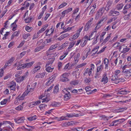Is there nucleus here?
<instances>
[{"label":"nucleus","instance_id":"15","mask_svg":"<svg viewBox=\"0 0 131 131\" xmlns=\"http://www.w3.org/2000/svg\"><path fill=\"white\" fill-rule=\"evenodd\" d=\"M34 62V61H32L28 63H25V68H29L31 67Z\"/></svg>","mask_w":131,"mask_h":131},{"label":"nucleus","instance_id":"20","mask_svg":"<svg viewBox=\"0 0 131 131\" xmlns=\"http://www.w3.org/2000/svg\"><path fill=\"white\" fill-rule=\"evenodd\" d=\"M37 118V116L36 115H35L33 116L30 117H28L27 118L29 121H31L35 120Z\"/></svg>","mask_w":131,"mask_h":131},{"label":"nucleus","instance_id":"9","mask_svg":"<svg viewBox=\"0 0 131 131\" xmlns=\"http://www.w3.org/2000/svg\"><path fill=\"white\" fill-rule=\"evenodd\" d=\"M65 91L66 92H64L66 93L64 95V100L65 101H67L70 98V93L68 92L67 91Z\"/></svg>","mask_w":131,"mask_h":131},{"label":"nucleus","instance_id":"52","mask_svg":"<svg viewBox=\"0 0 131 131\" xmlns=\"http://www.w3.org/2000/svg\"><path fill=\"white\" fill-rule=\"evenodd\" d=\"M86 63H82L81 64H79V65H78L77 66V67L78 68H80L83 66H84L85 65H86Z\"/></svg>","mask_w":131,"mask_h":131},{"label":"nucleus","instance_id":"49","mask_svg":"<svg viewBox=\"0 0 131 131\" xmlns=\"http://www.w3.org/2000/svg\"><path fill=\"white\" fill-rule=\"evenodd\" d=\"M37 82H35L34 83L32 84L31 85V88L32 89H34L35 88L37 85Z\"/></svg>","mask_w":131,"mask_h":131},{"label":"nucleus","instance_id":"17","mask_svg":"<svg viewBox=\"0 0 131 131\" xmlns=\"http://www.w3.org/2000/svg\"><path fill=\"white\" fill-rule=\"evenodd\" d=\"M99 46H97L93 48L92 51V52L94 51V53H93L92 54V56H94L95 54L97 52L98 49L99 48Z\"/></svg>","mask_w":131,"mask_h":131},{"label":"nucleus","instance_id":"64","mask_svg":"<svg viewBox=\"0 0 131 131\" xmlns=\"http://www.w3.org/2000/svg\"><path fill=\"white\" fill-rule=\"evenodd\" d=\"M19 34V31H16L15 32L13 33V34L15 36H18Z\"/></svg>","mask_w":131,"mask_h":131},{"label":"nucleus","instance_id":"36","mask_svg":"<svg viewBox=\"0 0 131 131\" xmlns=\"http://www.w3.org/2000/svg\"><path fill=\"white\" fill-rule=\"evenodd\" d=\"M129 50V48H128L126 46L124 45V47H123V50L122 52L124 53H126L128 52Z\"/></svg>","mask_w":131,"mask_h":131},{"label":"nucleus","instance_id":"10","mask_svg":"<svg viewBox=\"0 0 131 131\" xmlns=\"http://www.w3.org/2000/svg\"><path fill=\"white\" fill-rule=\"evenodd\" d=\"M54 31L53 29L52 28H51L49 30L47 29L45 31L46 32V36H50L51 35V34H52Z\"/></svg>","mask_w":131,"mask_h":131},{"label":"nucleus","instance_id":"43","mask_svg":"<svg viewBox=\"0 0 131 131\" xmlns=\"http://www.w3.org/2000/svg\"><path fill=\"white\" fill-rule=\"evenodd\" d=\"M90 26L91 25L89 24L88 25L86 24L84 27L85 31H87L89 29V28H90Z\"/></svg>","mask_w":131,"mask_h":131},{"label":"nucleus","instance_id":"1","mask_svg":"<svg viewBox=\"0 0 131 131\" xmlns=\"http://www.w3.org/2000/svg\"><path fill=\"white\" fill-rule=\"evenodd\" d=\"M25 119L24 117H19L14 119L15 123L17 124L22 123L24 122Z\"/></svg>","mask_w":131,"mask_h":131},{"label":"nucleus","instance_id":"32","mask_svg":"<svg viewBox=\"0 0 131 131\" xmlns=\"http://www.w3.org/2000/svg\"><path fill=\"white\" fill-rule=\"evenodd\" d=\"M41 102V101L38 100L36 102H34L31 103V105L33 106V107L39 104Z\"/></svg>","mask_w":131,"mask_h":131},{"label":"nucleus","instance_id":"59","mask_svg":"<svg viewBox=\"0 0 131 131\" xmlns=\"http://www.w3.org/2000/svg\"><path fill=\"white\" fill-rule=\"evenodd\" d=\"M104 62L105 64H108L109 63L108 60L106 58H105L104 59Z\"/></svg>","mask_w":131,"mask_h":131},{"label":"nucleus","instance_id":"35","mask_svg":"<svg viewBox=\"0 0 131 131\" xmlns=\"http://www.w3.org/2000/svg\"><path fill=\"white\" fill-rule=\"evenodd\" d=\"M75 42V41H73L70 42L69 47H68V49H69L73 47Z\"/></svg>","mask_w":131,"mask_h":131},{"label":"nucleus","instance_id":"44","mask_svg":"<svg viewBox=\"0 0 131 131\" xmlns=\"http://www.w3.org/2000/svg\"><path fill=\"white\" fill-rule=\"evenodd\" d=\"M117 18V17H115L113 18H112L111 19H109V20L107 22L108 23H110L111 22L115 20Z\"/></svg>","mask_w":131,"mask_h":131},{"label":"nucleus","instance_id":"54","mask_svg":"<svg viewBox=\"0 0 131 131\" xmlns=\"http://www.w3.org/2000/svg\"><path fill=\"white\" fill-rule=\"evenodd\" d=\"M101 74V72H97L95 74V77L96 78H99L100 77V75Z\"/></svg>","mask_w":131,"mask_h":131},{"label":"nucleus","instance_id":"2","mask_svg":"<svg viewBox=\"0 0 131 131\" xmlns=\"http://www.w3.org/2000/svg\"><path fill=\"white\" fill-rule=\"evenodd\" d=\"M119 12L115 11L114 9H112L109 12L108 15L109 16H116L118 15H119Z\"/></svg>","mask_w":131,"mask_h":131},{"label":"nucleus","instance_id":"48","mask_svg":"<svg viewBox=\"0 0 131 131\" xmlns=\"http://www.w3.org/2000/svg\"><path fill=\"white\" fill-rule=\"evenodd\" d=\"M15 80L16 81L20 83L23 81L21 79V77L16 78Z\"/></svg>","mask_w":131,"mask_h":131},{"label":"nucleus","instance_id":"31","mask_svg":"<svg viewBox=\"0 0 131 131\" xmlns=\"http://www.w3.org/2000/svg\"><path fill=\"white\" fill-rule=\"evenodd\" d=\"M16 84L15 83H13L10 85L9 86L11 90H15V89Z\"/></svg>","mask_w":131,"mask_h":131},{"label":"nucleus","instance_id":"22","mask_svg":"<svg viewBox=\"0 0 131 131\" xmlns=\"http://www.w3.org/2000/svg\"><path fill=\"white\" fill-rule=\"evenodd\" d=\"M103 67V63H102L100 66L97 67V72H101L102 70Z\"/></svg>","mask_w":131,"mask_h":131},{"label":"nucleus","instance_id":"7","mask_svg":"<svg viewBox=\"0 0 131 131\" xmlns=\"http://www.w3.org/2000/svg\"><path fill=\"white\" fill-rule=\"evenodd\" d=\"M45 95V94H44V95L42 94L39 97V99H42V103L44 102H47L50 100L49 98L47 97H45L46 96Z\"/></svg>","mask_w":131,"mask_h":131},{"label":"nucleus","instance_id":"45","mask_svg":"<svg viewBox=\"0 0 131 131\" xmlns=\"http://www.w3.org/2000/svg\"><path fill=\"white\" fill-rule=\"evenodd\" d=\"M125 9L127 10L129 8H131V4H126L124 7Z\"/></svg>","mask_w":131,"mask_h":131},{"label":"nucleus","instance_id":"37","mask_svg":"<svg viewBox=\"0 0 131 131\" xmlns=\"http://www.w3.org/2000/svg\"><path fill=\"white\" fill-rule=\"evenodd\" d=\"M25 68V63L22 64V66L20 67H17V69L18 70H20L24 69Z\"/></svg>","mask_w":131,"mask_h":131},{"label":"nucleus","instance_id":"29","mask_svg":"<svg viewBox=\"0 0 131 131\" xmlns=\"http://www.w3.org/2000/svg\"><path fill=\"white\" fill-rule=\"evenodd\" d=\"M111 38V36L110 35H108L103 40L102 43L104 44L107 42Z\"/></svg>","mask_w":131,"mask_h":131},{"label":"nucleus","instance_id":"41","mask_svg":"<svg viewBox=\"0 0 131 131\" xmlns=\"http://www.w3.org/2000/svg\"><path fill=\"white\" fill-rule=\"evenodd\" d=\"M102 15L103 14L99 10L96 15V18H98L99 17H101Z\"/></svg>","mask_w":131,"mask_h":131},{"label":"nucleus","instance_id":"13","mask_svg":"<svg viewBox=\"0 0 131 131\" xmlns=\"http://www.w3.org/2000/svg\"><path fill=\"white\" fill-rule=\"evenodd\" d=\"M10 96H9V97L7 99H5L1 102V105H3L5 104L7 102V101L9 102L10 101Z\"/></svg>","mask_w":131,"mask_h":131},{"label":"nucleus","instance_id":"58","mask_svg":"<svg viewBox=\"0 0 131 131\" xmlns=\"http://www.w3.org/2000/svg\"><path fill=\"white\" fill-rule=\"evenodd\" d=\"M118 83L119 82H123L125 81V79L123 78L118 79Z\"/></svg>","mask_w":131,"mask_h":131},{"label":"nucleus","instance_id":"62","mask_svg":"<svg viewBox=\"0 0 131 131\" xmlns=\"http://www.w3.org/2000/svg\"><path fill=\"white\" fill-rule=\"evenodd\" d=\"M57 47L55 45L51 46L49 49V51H50L51 50H52L53 49H54L56 48Z\"/></svg>","mask_w":131,"mask_h":131},{"label":"nucleus","instance_id":"39","mask_svg":"<svg viewBox=\"0 0 131 131\" xmlns=\"http://www.w3.org/2000/svg\"><path fill=\"white\" fill-rule=\"evenodd\" d=\"M60 104L59 102H54L51 104V105L53 106L56 107L59 106Z\"/></svg>","mask_w":131,"mask_h":131},{"label":"nucleus","instance_id":"3","mask_svg":"<svg viewBox=\"0 0 131 131\" xmlns=\"http://www.w3.org/2000/svg\"><path fill=\"white\" fill-rule=\"evenodd\" d=\"M29 92V91H26L20 96H20L19 95L17 97V98L18 99V101H20L23 100L25 96L27 95Z\"/></svg>","mask_w":131,"mask_h":131},{"label":"nucleus","instance_id":"53","mask_svg":"<svg viewBox=\"0 0 131 131\" xmlns=\"http://www.w3.org/2000/svg\"><path fill=\"white\" fill-rule=\"evenodd\" d=\"M120 43L119 42H117L115 43L113 45V47L114 48L118 47L119 46Z\"/></svg>","mask_w":131,"mask_h":131},{"label":"nucleus","instance_id":"12","mask_svg":"<svg viewBox=\"0 0 131 131\" xmlns=\"http://www.w3.org/2000/svg\"><path fill=\"white\" fill-rule=\"evenodd\" d=\"M45 74V73L43 72L42 73H37L35 77L37 78H42Z\"/></svg>","mask_w":131,"mask_h":131},{"label":"nucleus","instance_id":"21","mask_svg":"<svg viewBox=\"0 0 131 131\" xmlns=\"http://www.w3.org/2000/svg\"><path fill=\"white\" fill-rule=\"evenodd\" d=\"M32 18L31 16H29L28 17H27L25 19V21L26 23H28L30 22Z\"/></svg>","mask_w":131,"mask_h":131},{"label":"nucleus","instance_id":"27","mask_svg":"<svg viewBox=\"0 0 131 131\" xmlns=\"http://www.w3.org/2000/svg\"><path fill=\"white\" fill-rule=\"evenodd\" d=\"M12 129L8 125L4 128V130L3 131H12Z\"/></svg>","mask_w":131,"mask_h":131},{"label":"nucleus","instance_id":"26","mask_svg":"<svg viewBox=\"0 0 131 131\" xmlns=\"http://www.w3.org/2000/svg\"><path fill=\"white\" fill-rule=\"evenodd\" d=\"M108 78L107 77H103L101 79V81L104 84L106 83L108 81Z\"/></svg>","mask_w":131,"mask_h":131},{"label":"nucleus","instance_id":"34","mask_svg":"<svg viewBox=\"0 0 131 131\" xmlns=\"http://www.w3.org/2000/svg\"><path fill=\"white\" fill-rule=\"evenodd\" d=\"M79 9V8H76L73 11V12L72 15V16L73 18L75 17V14L78 12Z\"/></svg>","mask_w":131,"mask_h":131},{"label":"nucleus","instance_id":"16","mask_svg":"<svg viewBox=\"0 0 131 131\" xmlns=\"http://www.w3.org/2000/svg\"><path fill=\"white\" fill-rule=\"evenodd\" d=\"M17 20H18L17 19L15 21L11 24V26H13V25H15V26L12 29V30L13 31H15L16 29V28L17 26V25L16 24V23Z\"/></svg>","mask_w":131,"mask_h":131},{"label":"nucleus","instance_id":"14","mask_svg":"<svg viewBox=\"0 0 131 131\" xmlns=\"http://www.w3.org/2000/svg\"><path fill=\"white\" fill-rule=\"evenodd\" d=\"M41 67L40 66H37L34 68L32 71V73L34 74L36 72L40 70Z\"/></svg>","mask_w":131,"mask_h":131},{"label":"nucleus","instance_id":"55","mask_svg":"<svg viewBox=\"0 0 131 131\" xmlns=\"http://www.w3.org/2000/svg\"><path fill=\"white\" fill-rule=\"evenodd\" d=\"M62 63L61 62H60L58 63V69L59 70H60V69L62 68Z\"/></svg>","mask_w":131,"mask_h":131},{"label":"nucleus","instance_id":"60","mask_svg":"<svg viewBox=\"0 0 131 131\" xmlns=\"http://www.w3.org/2000/svg\"><path fill=\"white\" fill-rule=\"evenodd\" d=\"M68 126H72L73 125H75V123H74V122L72 121L71 122H69L68 123Z\"/></svg>","mask_w":131,"mask_h":131},{"label":"nucleus","instance_id":"47","mask_svg":"<svg viewBox=\"0 0 131 131\" xmlns=\"http://www.w3.org/2000/svg\"><path fill=\"white\" fill-rule=\"evenodd\" d=\"M90 9H91V8ZM91 9L89 13V15L91 16H92L93 14L94 13V11L95 9H94V8H91Z\"/></svg>","mask_w":131,"mask_h":131},{"label":"nucleus","instance_id":"56","mask_svg":"<svg viewBox=\"0 0 131 131\" xmlns=\"http://www.w3.org/2000/svg\"><path fill=\"white\" fill-rule=\"evenodd\" d=\"M66 117H68L69 118H71L74 117V115L73 114H67Z\"/></svg>","mask_w":131,"mask_h":131},{"label":"nucleus","instance_id":"5","mask_svg":"<svg viewBox=\"0 0 131 131\" xmlns=\"http://www.w3.org/2000/svg\"><path fill=\"white\" fill-rule=\"evenodd\" d=\"M118 79L117 76L114 74L110 78L112 82L115 84L118 83Z\"/></svg>","mask_w":131,"mask_h":131},{"label":"nucleus","instance_id":"18","mask_svg":"<svg viewBox=\"0 0 131 131\" xmlns=\"http://www.w3.org/2000/svg\"><path fill=\"white\" fill-rule=\"evenodd\" d=\"M123 6V3L118 4L116 5V8L117 10H119L122 9Z\"/></svg>","mask_w":131,"mask_h":131},{"label":"nucleus","instance_id":"40","mask_svg":"<svg viewBox=\"0 0 131 131\" xmlns=\"http://www.w3.org/2000/svg\"><path fill=\"white\" fill-rule=\"evenodd\" d=\"M85 94H92L93 93L97 91H85Z\"/></svg>","mask_w":131,"mask_h":131},{"label":"nucleus","instance_id":"50","mask_svg":"<svg viewBox=\"0 0 131 131\" xmlns=\"http://www.w3.org/2000/svg\"><path fill=\"white\" fill-rule=\"evenodd\" d=\"M83 129V128L82 127H80L78 128H73V129H72V130H75L78 131H82V130Z\"/></svg>","mask_w":131,"mask_h":131},{"label":"nucleus","instance_id":"4","mask_svg":"<svg viewBox=\"0 0 131 131\" xmlns=\"http://www.w3.org/2000/svg\"><path fill=\"white\" fill-rule=\"evenodd\" d=\"M126 119L122 118L118 120H115L112 123V126L116 125V124H118L121 123H122L124 122Z\"/></svg>","mask_w":131,"mask_h":131},{"label":"nucleus","instance_id":"23","mask_svg":"<svg viewBox=\"0 0 131 131\" xmlns=\"http://www.w3.org/2000/svg\"><path fill=\"white\" fill-rule=\"evenodd\" d=\"M29 74L28 72H27L25 73L24 74L22 77H21V79L23 81L24 80L26 79L27 77Z\"/></svg>","mask_w":131,"mask_h":131},{"label":"nucleus","instance_id":"51","mask_svg":"<svg viewBox=\"0 0 131 131\" xmlns=\"http://www.w3.org/2000/svg\"><path fill=\"white\" fill-rule=\"evenodd\" d=\"M23 107L21 105H19L16 108V109L17 111H20L23 110Z\"/></svg>","mask_w":131,"mask_h":131},{"label":"nucleus","instance_id":"33","mask_svg":"<svg viewBox=\"0 0 131 131\" xmlns=\"http://www.w3.org/2000/svg\"><path fill=\"white\" fill-rule=\"evenodd\" d=\"M47 106V105L43 104L40 105L39 107L40 110L43 111L45 109V107Z\"/></svg>","mask_w":131,"mask_h":131},{"label":"nucleus","instance_id":"24","mask_svg":"<svg viewBox=\"0 0 131 131\" xmlns=\"http://www.w3.org/2000/svg\"><path fill=\"white\" fill-rule=\"evenodd\" d=\"M46 67V70L48 72H51L52 71L53 69H54V68L52 67L51 68L50 67Z\"/></svg>","mask_w":131,"mask_h":131},{"label":"nucleus","instance_id":"38","mask_svg":"<svg viewBox=\"0 0 131 131\" xmlns=\"http://www.w3.org/2000/svg\"><path fill=\"white\" fill-rule=\"evenodd\" d=\"M67 3L65 2H64L63 3H62L59 6L58 8V9H59L62 8V7H63L64 6L67 5Z\"/></svg>","mask_w":131,"mask_h":131},{"label":"nucleus","instance_id":"63","mask_svg":"<svg viewBox=\"0 0 131 131\" xmlns=\"http://www.w3.org/2000/svg\"><path fill=\"white\" fill-rule=\"evenodd\" d=\"M41 49L40 47H37L35 48L34 50V52H38Z\"/></svg>","mask_w":131,"mask_h":131},{"label":"nucleus","instance_id":"19","mask_svg":"<svg viewBox=\"0 0 131 131\" xmlns=\"http://www.w3.org/2000/svg\"><path fill=\"white\" fill-rule=\"evenodd\" d=\"M54 61V59H52L48 61L47 62L45 67H49V66L51 65L53 63Z\"/></svg>","mask_w":131,"mask_h":131},{"label":"nucleus","instance_id":"30","mask_svg":"<svg viewBox=\"0 0 131 131\" xmlns=\"http://www.w3.org/2000/svg\"><path fill=\"white\" fill-rule=\"evenodd\" d=\"M68 118H67L66 116H62L59 118L57 119V120L58 121H60L63 120H68Z\"/></svg>","mask_w":131,"mask_h":131},{"label":"nucleus","instance_id":"8","mask_svg":"<svg viewBox=\"0 0 131 131\" xmlns=\"http://www.w3.org/2000/svg\"><path fill=\"white\" fill-rule=\"evenodd\" d=\"M2 124H6V125H7L8 124H9L11 125L12 127L14 125L13 124L10 122L7 121H4L3 122V123H0V131H1L2 130V129L1 128V126Z\"/></svg>","mask_w":131,"mask_h":131},{"label":"nucleus","instance_id":"61","mask_svg":"<svg viewBox=\"0 0 131 131\" xmlns=\"http://www.w3.org/2000/svg\"><path fill=\"white\" fill-rule=\"evenodd\" d=\"M32 28L28 26H26V31L28 32H30L31 31Z\"/></svg>","mask_w":131,"mask_h":131},{"label":"nucleus","instance_id":"28","mask_svg":"<svg viewBox=\"0 0 131 131\" xmlns=\"http://www.w3.org/2000/svg\"><path fill=\"white\" fill-rule=\"evenodd\" d=\"M14 60L15 58L14 57H12L10 59L7 61V62L10 66Z\"/></svg>","mask_w":131,"mask_h":131},{"label":"nucleus","instance_id":"11","mask_svg":"<svg viewBox=\"0 0 131 131\" xmlns=\"http://www.w3.org/2000/svg\"><path fill=\"white\" fill-rule=\"evenodd\" d=\"M72 9L73 8H68L63 11L62 13V14L63 15V16H64L66 14H68L69 12L71 11L72 10Z\"/></svg>","mask_w":131,"mask_h":131},{"label":"nucleus","instance_id":"25","mask_svg":"<svg viewBox=\"0 0 131 131\" xmlns=\"http://www.w3.org/2000/svg\"><path fill=\"white\" fill-rule=\"evenodd\" d=\"M47 27L46 26L44 25L43 27L40 30L38 31L37 32V34H39L41 33L42 32L45 30Z\"/></svg>","mask_w":131,"mask_h":131},{"label":"nucleus","instance_id":"57","mask_svg":"<svg viewBox=\"0 0 131 131\" xmlns=\"http://www.w3.org/2000/svg\"><path fill=\"white\" fill-rule=\"evenodd\" d=\"M105 10V8L103 7L101 8L99 10L100 11L101 13L103 14V13H104Z\"/></svg>","mask_w":131,"mask_h":131},{"label":"nucleus","instance_id":"46","mask_svg":"<svg viewBox=\"0 0 131 131\" xmlns=\"http://www.w3.org/2000/svg\"><path fill=\"white\" fill-rule=\"evenodd\" d=\"M78 82L77 81L74 80L73 81L71 82L70 83L71 84L73 85H75L78 84Z\"/></svg>","mask_w":131,"mask_h":131},{"label":"nucleus","instance_id":"42","mask_svg":"<svg viewBox=\"0 0 131 131\" xmlns=\"http://www.w3.org/2000/svg\"><path fill=\"white\" fill-rule=\"evenodd\" d=\"M30 35L29 34H24L23 35V38L24 39H26Z\"/></svg>","mask_w":131,"mask_h":131},{"label":"nucleus","instance_id":"6","mask_svg":"<svg viewBox=\"0 0 131 131\" xmlns=\"http://www.w3.org/2000/svg\"><path fill=\"white\" fill-rule=\"evenodd\" d=\"M113 1L111 0H109L107 2L106 6L105 8V10L107 12H108L111 8V5Z\"/></svg>","mask_w":131,"mask_h":131}]
</instances>
